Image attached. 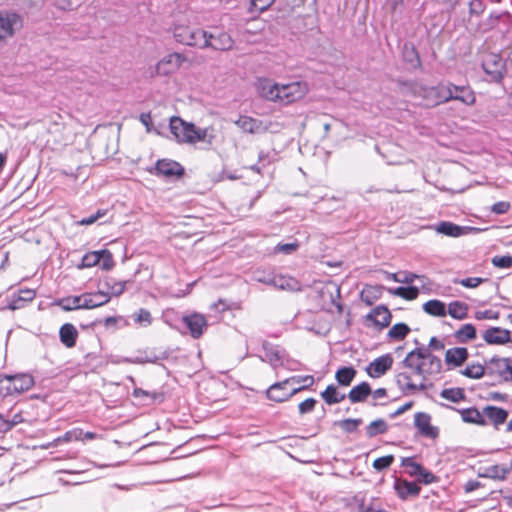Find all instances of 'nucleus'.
Masks as SVG:
<instances>
[{
    "instance_id": "nucleus-6",
    "label": "nucleus",
    "mask_w": 512,
    "mask_h": 512,
    "mask_svg": "<svg viewBox=\"0 0 512 512\" xmlns=\"http://www.w3.org/2000/svg\"><path fill=\"white\" fill-rule=\"evenodd\" d=\"M234 41L232 37L224 31L215 30L214 32L204 31L201 49L212 48L218 51H228L232 49Z\"/></svg>"
},
{
    "instance_id": "nucleus-48",
    "label": "nucleus",
    "mask_w": 512,
    "mask_h": 512,
    "mask_svg": "<svg viewBox=\"0 0 512 512\" xmlns=\"http://www.w3.org/2000/svg\"><path fill=\"white\" fill-rule=\"evenodd\" d=\"M410 332V328L405 323H397L393 325L387 333V336L390 339L394 340H403L408 333Z\"/></svg>"
},
{
    "instance_id": "nucleus-22",
    "label": "nucleus",
    "mask_w": 512,
    "mask_h": 512,
    "mask_svg": "<svg viewBox=\"0 0 512 512\" xmlns=\"http://www.w3.org/2000/svg\"><path fill=\"white\" fill-rule=\"evenodd\" d=\"M510 338V331L501 327H491L483 333V339L490 345L506 344Z\"/></svg>"
},
{
    "instance_id": "nucleus-20",
    "label": "nucleus",
    "mask_w": 512,
    "mask_h": 512,
    "mask_svg": "<svg viewBox=\"0 0 512 512\" xmlns=\"http://www.w3.org/2000/svg\"><path fill=\"white\" fill-rule=\"evenodd\" d=\"M183 322L193 338H199L202 336L207 328V320L201 314L194 313L192 315L185 316L183 318Z\"/></svg>"
},
{
    "instance_id": "nucleus-25",
    "label": "nucleus",
    "mask_w": 512,
    "mask_h": 512,
    "mask_svg": "<svg viewBox=\"0 0 512 512\" xmlns=\"http://www.w3.org/2000/svg\"><path fill=\"white\" fill-rule=\"evenodd\" d=\"M450 408V406H448ZM451 409L457 411L461 415V419L465 423L475 424L479 426H487V421L483 419V410L479 411L476 407H469L464 409Z\"/></svg>"
},
{
    "instance_id": "nucleus-33",
    "label": "nucleus",
    "mask_w": 512,
    "mask_h": 512,
    "mask_svg": "<svg viewBox=\"0 0 512 512\" xmlns=\"http://www.w3.org/2000/svg\"><path fill=\"white\" fill-rule=\"evenodd\" d=\"M510 472V467L505 465H491L484 469L482 473L479 474L480 477L490 478L495 480H504Z\"/></svg>"
},
{
    "instance_id": "nucleus-23",
    "label": "nucleus",
    "mask_w": 512,
    "mask_h": 512,
    "mask_svg": "<svg viewBox=\"0 0 512 512\" xmlns=\"http://www.w3.org/2000/svg\"><path fill=\"white\" fill-rule=\"evenodd\" d=\"M394 489L398 497L402 500H407L410 497H417L421 491L420 486L415 482H409L403 479L395 480Z\"/></svg>"
},
{
    "instance_id": "nucleus-54",
    "label": "nucleus",
    "mask_w": 512,
    "mask_h": 512,
    "mask_svg": "<svg viewBox=\"0 0 512 512\" xmlns=\"http://www.w3.org/2000/svg\"><path fill=\"white\" fill-rule=\"evenodd\" d=\"M362 423V419H344L339 422V426L347 433H352L357 430L358 426Z\"/></svg>"
},
{
    "instance_id": "nucleus-9",
    "label": "nucleus",
    "mask_w": 512,
    "mask_h": 512,
    "mask_svg": "<svg viewBox=\"0 0 512 512\" xmlns=\"http://www.w3.org/2000/svg\"><path fill=\"white\" fill-rule=\"evenodd\" d=\"M487 375L512 382V358L493 357L486 363Z\"/></svg>"
},
{
    "instance_id": "nucleus-13",
    "label": "nucleus",
    "mask_w": 512,
    "mask_h": 512,
    "mask_svg": "<svg viewBox=\"0 0 512 512\" xmlns=\"http://www.w3.org/2000/svg\"><path fill=\"white\" fill-rule=\"evenodd\" d=\"M482 67L494 81L501 80L505 73V62L498 54H488L482 62Z\"/></svg>"
},
{
    "instance_id": "nucleus-30",
    "label": "nucleus",
    "mask_w": 512,
    "mask_h": 512,
    "mask_svg": "<svg viewBox=\"0 0 512 512\" xmlns=\"http://www.w3.org/2000/svg\"><path fill=\"white\" fill-rule=\"evenodd\" d=\"M60 341L67 347L72 348L76 345L78 331L74 325L66 323L61 326L59 331Z\"/></svg>"
},
{
    "instance_id": "nucleus-60",
    "label": "nucleus",
    "mask_w": 512,
    "mask_h": 512,
    "mask_svg": "<svg viewBox=\"0 0 512 512\" xmlns=\"http://www.w3.org/2000/svg\"><path fill=\"white\" fill-rule=\"evenodd\" d=\"M511 205L507 201H499L493 204L491 211L497 215L505 214L509 211Z\"/></svg>"
},
{
    "instance_id": "nucleus-61",
    "label": "nucleus",
    "mask_w": 512,
    "mask_h": 512,
    "mask_svg": "<svg viewBox=\"0 0 512 512\" xmlns=\"http://www.w3.org/2000/svg\"><path fill=\"white\" fill-rule=\"evenodd\" d=\"M106 214L105 210H98L95 214L90 215L89 217L82 218L78 224L79 225H91L95 223L98 219L103 217Z\"/></svg>"
},
{
    "instance_id": "nucleus-62",
    "label": "nucleus",
    "mask_w": 512,
    "mask_h": 512,
    "mask_svg": "<svg viewBox=\"0 0 512 512\" xmlns=\"http://www.w3.org/2000/svg\"><path fill=\"white\" fill-rule=\"evenodd\" d=\"M499 316H500L499 312L493 311V310L477 311L475 313V318L477 320H482V319L497 320V319H499Z\"/></svg>"
},
{
    "instance_id": "nucleus-8",
    "label": "nucleus",
    "mask_w": 512,
    "mask_h": 512,
    "mask_svg": "<svg viewBox=\"0 0 512 512\" xmlns=\"http://www.w3.org/2000/svg\"><path fill=\"white\" fill-rule=\"evenodd\" d=\"M187 61V57L183 53L173 52L165 55L158 61L155 66L157 75L168 76L179 70Z\"/></svg>"
},
{
    "instance_id": "nucleus-50",
    "label": "nucleus",
    "mask_w": 512,
    "mask_h": 512,
    "mask_svg": "<svg viewBox=\"0 0 512 512\" xmlns=\"http://www.w3.org/2000/svg\"><path fill=\"white\" fill-rule=\"evenodd\" d=\"M134 397H147L150 398L152 402H162L164 399L163 393L160 392H149L143 390L142 388H135L133 391Z\"/></svg>"
},
{
    "instance_id": "nucleus-39",
    "label": "nucleus",
    "mask_w": 512,
    "mask_h": 512,
    "mask_svg": "<svg viewBox=\"0 0 512 512\" xmlns=\"http://www.w3.org/2000/svg\"><path fill=\"white\" fill-rule=\"evenodd\" d=\"M321 397L328 405H333L343 401L346 395L340 393L336 386L328 385L327 388L321 393Z\"/></svg>"
},
{
    "instance_id": "nucleus-14",
    "label": "nucleus",
    "mask_w": 512,
    "mask_h": 512,
    "mask_svg": "<svg viewBox=\"0 0 512 512\" xmlns=\"http://www.w3.org/2000/svg\"><path fill=\"white\" fill-rule=\"evenodd\" d=\"M7 381L6 390L10 392V395L21 394L34 385V378L26 373L7 375Z\"/></svg>"
},
{
    "instance_id": "nucleus-4",
    "label": "nucleus",
    "mask_w": 512,
    "mask_h": 512,
    "mask_svg": "<svg viewBox=\"0 0 512 512\" xmlns=\"http://www.w3.org/2000/svg\"><path fill=\"white\" fill-rule=\"evenodd\" d=\"M204 31L189 24L177 23L173 28L174 39L183 45L198 47L201 49Z\"/></svg>"
},
{
    "instance_id": "nucleus-17",
    "label": "nucleus",
    "mask_w": 512,
    "mask_h": 512,
    "mask_svg": "<svg viewBox=\"0 0 512 512\" xmlns=\"http://www.w3.org/2000/svg\"><path fill=\"white\" fill-rule=\"evenodd\" d=\"M393 357L390 354L374 359L367 367L366 372L371 378H380L392 368Z\"/></svg>"
},
{
    "instance_id": "nucleus-28",
    "label": "nucleus",
    "mask_w": 512,
    "mask_h": 512,
    "mask_svg": "<svg viewBox=\"0 0 512 512\" xmlns=\"http://www.w3.org/2000/svg\"><path fill=\"white\" fill-rule=\"evenodd\" d=\"M84 309H94L107 304L110 301L109 293L97 291L95 293H84Z\"/></svg>"
},
{
    "instance_id": "nucleus-43",
    "label": "nucleus",
    "mask_w": 512,
    "mask_h": 512,
    "mask_svg": "<svg viewBox=\"0 0 512 512\" xmlns=\"http://www.w3.org/2000/svg\"><path fill=\"white\" fill-rule=\"evenodd\" d=\"M356 376V370L353 367H342L336 371L335 378L342 386H349Z\"/></svg>"
},
{
    "instance_id": "nucleus-63",
    "label": "nucleus",
    "mask_w": 512,
    "mask_h": 512,
    "mask_svg": "<svg viewBox=\"0 0 512 512\" xmlns=\"http://www.w3.org/2000/svg\"><path fill=\"white\" fill-rule=\"evenodd\" d=\"M299 245L298 243H286V244H278L275 247L276 252L284 253V254H291L292 252L296 251L298 249Z\"/></svg>"
},
{
    "instance_id": "nucleus-46",
    "label": "nucleus",
    "mask_w": 512,
    "mask_h": 512,
    "mask_svg": "<svg viewBox=\"0 0 512 512\" xmlns=\"http://www.w3.org/2000/svg\"><path fill=\"white\" fill-rule=\"evenodd\" d=\"M126 281H116L113 278H107L104 281V286L107 288V293L111 296H119L125 291Z\"/></svg>"
},
{
    "instance_id": "nucleus-64",
    "label": "nucleus",
    "mask_w": 512,
    "mask_h": 512,
    "mask_svg": "<svg viewBox=\"0 0 512 512\" xmlns=\"http://www.w3.org/2000/svg\"><path fill=\"white\" fill-rule=\"evenodd\" d=\"M418 295H419L418 288L414 287V286H409V287H404V292H403L402 298H404L406 300H414L418 297Z\"/></svg>"
},
{
    "instance_id": "nucleus-51",
    "label": "nucleus",
    "mask_w": 512,
    "mask_h": 512,
    "mask_svg": "<svg viewBox=\"0 0 512 512\" xmlns=\"http://www.w3.org/2000/svg\"><path fill=\"white\" fill-rule=\"evenodd\" d=\"M393 461H394L393 455H386V456L379 457V458L375 459L373 461L372 466L375 470L382 471V470L389 468L391 466V464L393 463Z\"/></svg>"
},
{
    "instance_id": "nucleus-55",
    "label": "nucleus",
    "mask_w": 512,
    "mask_h": 512,
    "mask_svg": "<svg viewBox=\"0 0 512 512\" xmlns=\"http://www.w3.org/2000/svg\"><path fill=\"white\" fill-rule=\"evenodd\" d=\"M492 264L498 268H511L512 267V256H494L491 260Z\"/></svg>"
},
{
    "instance_id": "nucleus-29",
    "label": "nucleus",
    "mask_w": 512,
    "mask_h": 512,
    "mask_svg": "<svg viewBox=\"0 0 512 512\" xmlns=\"http://www.w3.org/2000/svg\"><path fill=\"white\" fill-rule=\"evenodd\" d=\"M355 501L359 512H385L381 501L378 498H370L368 501L363 495H356Z\"/></svg>"
},
{
    "instance_id": "nucleus-56",
    "label": "nucleus",
    "mask_w": 512,
    "mask_h": 512,
    "mask_svg": "<svg viewBox=\"0 0 512 512\" xmlns=\"http://www.w3.org/2000/svg\"><path fill=\"white\" fill-rule=\"evenodd\" d=\"M135 322L143 325V326H148L151 324V321H152V317H151V314L148 310L146 309H140L136 314H135Z\"/></svg>"
},
{
    "instance_id": "nucleus-15",
    "label": "nucleus",
    "mask_w": 512,
    "mask_h": 512,
    "mask_svg": "<svg viewBox=\"0 0 512 512\" xmlns=\"http://www.w3.org/2000/svg\"><path fill=\"white\" fill-rule=\"evenodd\" d=\"M154 170L155 175L164 178L181 177L184 174L182 165L170 159L158 160Z\"/></svg>"
},
{
    "instance_id": "nucleus-57",
    "label": "nucleus",
    "mask_w": 512,
    "mask_h": 512,
    "mask_svg": "<svg viewBox=\"0 0 512 512\" xmlns=\"http://www.w3.org/2000/svg\"><path fill=\"white\" fill-rule=\"evenodd\" d=\"M485 281L486 279L481 277H468L460 280L458 283L466 288H476Z\"/></svg>"
},
{
    "instance_id": "nucleus-19",
    "label": "nucleus",
    "mask_w": 512,
    "mask_h": 512,
    "mask_svg": "<svg viewBox=\"0 0 512 512\" xmlns=\"http://www.w3.org/2000/svg\"><path fill=\"white\" fill-rule=\"evenodd\" d=\"M483 419L487 421V425L492 424L495 429L504 424L508 418V411L493 405H487L483 408Z\"/></svg>"
},
{
    "instance_id": "nucleus-7",
    "label": "nucleus",
    "mask_w": 512,
    "mask_h": 512,
    "mask_svg": "<svg viewBox=\"0 0 512 512\" xmlns=\"http://www.w3.org/2000/svg\"><path fill=\"white\" fill-rule=\"evenodd\" d=\"M308 92L307 85L302 82H291L280 84L278 103L283 105L291 104L302 99Z\"/></svg>"
},
{
    "instance_id": "nucleus-42",
    "label": "nucleus",
    "mask_w": 512,
    "mask_h": 512,
    "mask_svg": "<svg viewBox=\"0 0 512 512\" xmlns=\"http://www.w3.org/2000/svg\"><path fill=\"white\" fill-rule=\"evenodd\" d=\"M454 337L460 343H466L476 338V329L472 324H464L454 333Z\"/></svg>"
},
{
    "instance_id": "nucleus-12",
    "label": "nucleus",
    "mask_w": 512,
    "mask_h": 512,
    "mask_svg": "<svg viewBox=\"0 0 512 512\" xmlns=\"http://www.w3.org/2000/svg\"><path fill=\"white\" fill-rule=\"evenodd\" d=\"M280 84L265 77L257 78L254 87L258 96L266 101L278 103Z\"/></svg>"
},
{
    "instance_id": "nucleus-1",
    "label": "nucleus",
    "mask_w": 512,
    "mask_h": 512,
    "mask_svg": "<svg viewBox=\"0 0 512 512\" xmlns=\"http://www.w3.org/2000/svg\"><path fill=\"white\" fill-rule=\"evenodd\" d=\"M402 365L413 374L418 375L422 380H426L427 375L438 374L442 369L441 359L431 353L428 348H415L410 351Z\"/></svg>"
},
{
    "instance_id": "nucleus-3",
    "label": "nucleus",
    "mask_w": 512,
    "mask_h": 512,
    "mask_svg": "<svg viewBox=\"0 0 512 512\" xmlns=\"http://www.w3.org/2000/svg\"><path fill=\"white\" fill-rule=\"evenodd\" d=\"M170 132L179 143L194 144L200 141L212 143L214 136L210 128H197L193 123L185 122L179 117L170 119Z\"/></svg>"
},
{
    "instance_id": "nucleus-26",
    "label": "nucleus",
    "mask_w": 512,
    "mask_h": 512,
    "mask_svg": "<svg viewBox=\"0 0 512 512\" xmlns=\"http://www.w3.org/2000/svg\"><path fill=\"white\" fill-rule=\"evenodd\" d=\"M468 356L469 353L465 347L450 348L446 350L445 362L447 365L459 367L468 359Z\"/></svg>"
},
{
    "instance_id": "nucleus-5",
    "label": "nucleus",
    "mask_w": 512,
    "mask_h": 512,
    "mask_svg": "<svg viewBox=\"0 0 512 512\" xmlns=\"http://www.w3.org/2000/svg\"><path fill=\"white\" fill-rule=\"evenodd\" d=\"M418 94L426 100L427 105L437 106L451 101V91L446 88L445 82H440L434 87L421 86Z\"/></svg>"
},
{
    "instance_id": "nucleus-32",
    "label": "nucleus",
    "mask_w": 512,
    "mask_h": 512,
    "mask_svg": "<svg viewBox=\"0 0 512 512\" xmlns=\"http://www.w3.org/2000/svg\"><path fill=\"white\" fill-rule=\"evenodd\" d=\"M372 393L371 387L369 383L362 382L356 386H354L349 394L348 398L351 403H359L363 402L367 399V397Z\"/></svg>"
},
{
    "instance_id": "nucleus-49",
    "label": "nucleus",
    "mask_w": 512,
    "mask_h": 512,
    "mask_svg": "<svg viewBox=\"0 0 512 512\" xmlns=\"http://www.w3.org/2000/svg\"><path fill=\"white\" fill-rule=\"evenodd\" d=\"M402 466L408 469L407 472L410 476L415 477H418L423 468L421 464L415 462L411 457L403 458Z\"/></svg>"
},
{
    "instance_id": "nucleus-59",
    "label": "nucleus",
    "mask_w": 512,
    "mask_h": 512,
    "mask_svg": "<svg viewBox=\"0 0 512 512\" xmlns=\"http://www.w3.org/2000/svg\"><path fill=\"white\" fill-rule=\"evenodd\" d=\"M317 401L314 398H308L301 402L298 406L301 414L312 412L315 408Z\"/></svg>"
},
{
    "instance_id": "nucleus-38",
    "label": "nucleus",
    "mask_w": 512,
    "mask_h": 512,
    "mask_svg": "<svg viewBox=\"0 0 512 512\" xmlns=\"http://www.w3.org/2000/svg\"><path fill=\"white\" fill-rule=\"evenodd\" d=\"M468 304L461 301H453L449 303L447 313L454 319L463 320L468 316Z\"/></svg>"
},
{
    "instance_id": "nucleus-11",
    "label": "nucleus",
    "mask_w": 512,
    "mask_h": 512,
    "mask_svg": "<svg viewBox=\"0 0 512 512\" xmlns=\"http://www.w3.org/2000/svg\"><path fill=\"white\" fill-rule=\"evenodd\" d=\"M415 377H419L413 374L412 370L400 372L396 375L395 380L398 388L404 395L414 394L417 391H424L427 389L425 380L416 383Z\"/></svg>"
},
{
    "instance_id": "nucleus-10",
    "label": "nucleus",
    "mask_w": 512,
    "mask_h": 512,
    "mask_svg": "<svg viewBox=\"0 0 512 512\" xmlns=\"http://www.w3.org/2000/svg\"><path fill=\"white\" fill-rule=\"evenodd\" d=\"M23 22L19 14L11 11H0V40L12 37L22 28Z\"/></svg>"
},
{
    "instance_id": "nucleus-37",
    "label": "nucleus",
    "mask_w": 512,
    "mask_h": 512,
    "mask_svg": "<svg viewBox=\"0 0 512 512\" xmlns=\"http://www.w3.org/2000/svg\"><path fill=\"white\" fill-rule=\"evenodd\" d=\"M423 310L427 314L435 317H444L447 314V308L445 303L437 299L425 302L423 304Z\"/></svg>"
},
{
    "instance_id": "nucleus-58",
    "label": "nucleus",
    "mask_w": 512,
    "mask_h": 512,
    "mask_svg": "<svg viewBox=\"0 0 512 512\" xmlns=\"http://www.w3.org/2000/svg\"><path fill=\"white\" fill-rule=\"evenodd\" d=\"M419 480L424 484H432L438 481V477L424 467L418 475Z\"/></svg>"
},
{
    "instance_id": "nucleus-35",
    "label": "nucleus",
    "mask_w": 512,
    "mask_h": 512,
    "mask_svg": "<svg viewBox=\"0 0 512 512\" xmlns=\"http://www.w3.org/2000/svg\"><path fill=\"white\" fill-rule=\"evenodd\" d=\"M235 124L244 132L247 133H257L260 131L262 127V122L258 119L249 117V116H241Z\"/></svg>"
},
{
    "instance_id": "nucleus-53",
    "label": "nucleus",
    "mask_w": 512,
    "mask_h": 512,
    "mask_svg": "<svg viewBox=\"0 0 512 512\" xmlns=\"http://www.w3.org/2000/svg\"><path fill=\"white\" fill-rule=\"evenodd\" d=\"M275 0H250V11L261 13L267 10Z\"/></svg>"
},
{
    "instance_id": "nucleus-27",
    "label": "nucleus",
    "mask_w": 512,
    "mask_h": 512,
    "mask_svg": "<svg viewBox=\"0 0 512 512\" xmlns=\"http://www.w3.org/2000/svg\"><path fill=\"white\" fill-rule=\"evenodd\" d=\"M270 286L281 290L294 291L299 290V283L296 279L290 276L285 275H275L269 276Z\"/></svg>"
},
{
    "instance_id": "nucleus-40",
    "label": "nucleus",
    "mask_w": 512,
    "mask_h": 512,
    "mask_svg": "<svg viewBox=\"0 0 512 512\" xmlns=\"http://www.w3.org/2000/svg\"><path fill=\"white\" fill-rule=\"evenodd\" d=\"M84 295L70 296L61 299L58 305L65 311H71L75 309H84Z\"/></svg>"
},
{
    "instance_id": "nucleus-52",
    "label": "nucleus",
    "mask_w": 512,
    "mask_h": 512,
    "mask_svg": "<svg viewBox=\"0 0 512 512\" xmlns=\"http://www.w3.org/2000/svg\"><path fill=\"white\" fill-rule=\"evenodd\" d=\"M114 264L112 253L107 249L101 250V262L98 265H100L103 270L109 271L113 268Z\"/></svg>"
},
{
    "instance_id": "nucleus-31",
    "label": "nucleus",
    "mask_w": 512,
    "mask_h": 512,
    "mask_svg": "<svg viewBox=\"0 0 512 512\" xmlns=\"http://www.w3.org/2000/svg\"><path fill=\"white\" fill-rule=\"evenodd\" d=\"M466 229L467 227L459 226L449 221L440 222L435 226V230L437 233L449 237H459L465 233Z\"/></svg>"
},
{
    "instance_id": "nucleus-16",
    "label": "nucleus",
    "mask_w": 512,
    "mask_h": 512,
    "mask_svg": "<svg viewBox=\"0 0 512 512\" xmlns=\"http://www.w3.org/2000/svg\"><path fill=\"white\" fill-rule=\"evenodd\" d=\"M262 349L264 351V357L261 358L262 361H267L275 370L280 366H284L285 351L283 349L266 340L262 341Z\"/></svg>"
},
{
    "instance_id": "nucleus-24",
    "label": "nucleus",
    "mask_w": 512,
    "mask_h": 512,
    "mask_svg": "<svg viewBox=\"0 0 512 512\" xmlns=\"http://www.w3.org/2000/svg\"><path fill=\"white\" fill-rule=\"evenodd\" d=\"M391 313L384 305L375 307L367 316L366 319L373 322L374 325L380 329L386 328L391 322Z\"/></svg>"
},
{
    "instance_id": "nucleus-21",
    "label": "nucleus",
    "mask_w": 512,
    "mask_h": 512,
    "mask_svg": "<svg viewBox=\"0 0 512 512\" xmlns=\"http://www.w3.org/2000/svg\"><path fill=\"white\" fill-rule=\"evenodd\" d=\"M414 424L419 432L429 438H436L439 434L438 428L431 425V417L424 412H417L414 416Z\"/></svg>"
},
{
    "instance_id": "nucleus-36",
    "label": "nucleus",
    "mask_w": 512,
    "mask_h": 512,
    "mask_svg": "<svg viewBox=\"0 0 512 512\" xmlns=\"http://www.w3.org/2000/svg\"><path fill=\"white\" fill-rule=\"evenodd\" d=\"M382 294V288L380 286L366 285L360 293V299L366 305H373Z\"/></svg>"
},
{
    "instance_id": "nucleus-34",
    "label": "nucleus",
    "mask_w": 512,
    "mask_h": 512,
    "mask_svg": "<svg viewBox=\"0 0 512 512\" xmlns=\"http://www.w3.org/2000/svg\"><path fill=\"white\" fill-rule=\"evenodd\" d=\"M168 352L162 351L156 354L155 352L145 353V355L136 356L134 359L127 358L125 362L133 364L157 363L160 360L168 358Z\"/></svg>"
},
{
    "instance_id": "nucleus-18",
    "label": "nucleus",
    "mask_w": 512,
    "mask_h": 512,
    "mask_svg": "<svg viewBox=\"0 0 512 512\" xmlns=\"http://www.w3.org/2000/svg\"><path fill=\"white\" fill-rule=\"evenodd\" d=\"M446 88L451 91V100H457L461 103L472 106L476 102L475 93L469 86H458L451 82H445Z\"/></svg>"
},
{
    "instance_id": "nucleus-2",
    "label": "nucleus",
    "mask_w": 512,
    "mask_h": 512,
    "mask_svg": "<svg viewBox=\"0 0 512 512\" xmlns=\"http://www.w3.org/2000/svg\"><path fill=\"white\" fill-rule=\"evenodd\" d=\"M312 375L293 376L282 382L272 384L267 390V397L276 402L288 400L296 393L311 387L314 384Z\"/></svg>"
},
{
    "instance_id": "nucleus-44",
    "label": "nucleus",
    "mask_w": 512,
    "mask_h": 512,
    "mask_svg": "<svg viewBox=\"0 0 512 512\" xmlns=\"http://www.w3.org/2000/svg\"><path fill=\"white\" fill-rule=\"evenodd\" d=\"M388 431V424L383 419H376L366 427V435L373 438L377 435L384 434Z\"/></svg>"
},
{
    "instance_id": "nucleus-41",
    "label": "nucleus",
    "mask_w": 512,
    "mask_h": 512,
    "mask_svg": "<svg viewBox=\"0 0 512 512\" xmlns=\"http://www.w3.org/2000/svg\"><path fill=\"white\" fill-rule=\"evenodd\" d=\"M460 373L471 379H480L487 374V369L486 365L471 363L468 364L465 369L461 370Z\"/></svg>"
},
{
    "instance_id": "nucleus-47",
    "label": "nucleus",
    "mask_w": 512,
    "mask_h": 512,
    "mask_svg": "<svg viewBox=\"0 0 512 512\" xmlns=\"http://www.w3.org/2000/svg\"><path fill=\"white\" fill-rule=\"evenodd\" d=\"M101 262V250L91 251L86 253L82 257L81 263L78 265L79 269L91 268L98 265Z\"/></svg>"
},
{
    "instance_id": "nucleus-45",
    "label": "nucleus",
    "mask_w": 512,
    "mask_h": 512,
    "mask_svg": "<svg viewBox=\"0 0 512 512\" xmlns=\"http://www.w3.org/2000/svg\"><path fill=\"white\" fill-rule=\"evenodd\" d=\"M440 396L453 403H459L466 398L464 389L459 387L443 389Z\"/></svg>"
}]
</instances>
